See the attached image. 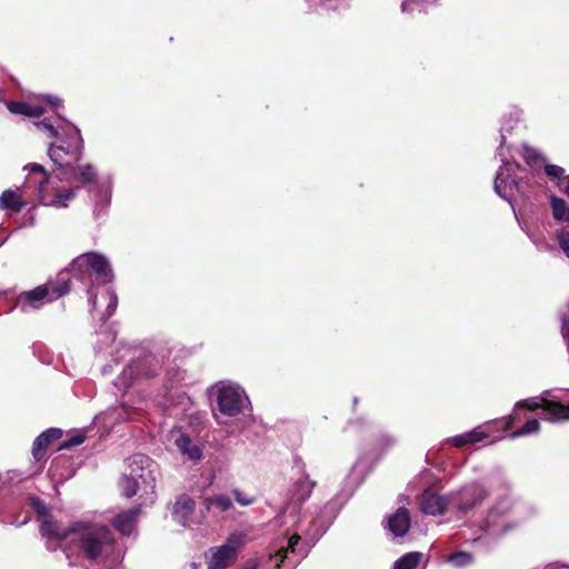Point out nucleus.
Here are the masks:
<instances>
[{
    "mask_svg": "<svg viewBox=\"0 0 569 569\" xmlns=\"http://www.w3.org/2000/svg\"><path fill=\"white\" fill-rule=\"evenodd\" d=\"M106 341H111L112 343H116V335L112 331H109L104 333Z\"/></svg>",
    "mask_w": 569,
    "mask_h": 569,
    "instance_id": "09e8293b",
    "label": "nucleus"
},
{
    "mask_svg": "<svg viewBox=\"0 0 569 569\" xmlns=\"http://www.w3.org/2000/svg\"><path fill=\"white\" fill-rule=\"evenodd\" d=\"M19 189L4 190L0 196V208L3 210H12L19 212L24 207V202L21 199V194L18 192Z\"/></svg>",
    "mask_w": 569,
    "mask_h": 569,
    "instance_id": "bb28decb",
    "label": "nucleus"
},
{
    "mask_svg": "<svg viewBox=\"0 0 569 569\" xmlns=\"http://www.w3.org/2000/svg\"><path fill=\"white\" fill-rule=\"evenodd\" d=\"M71 538L66 548L70 553L88 560L90 563L118 561L121 547L114 532L103 523L90 520H77L70 523Z\"/></svg>",
    "mask_w": 569,
    "mask_h": 569,
    "instance_id": "f03ea898",
    "label": "nucleus"
},
{
    "mask_svg": "<svg viewBox=\"0 0 569 569\" xmlns=\"http://www.w3.org/2000/svg\"><path fill=\"white\" fill-rule=\"evenodd\" d=\"M540 430V422L538 419H529L520 429L510 433L511 439L530 436L538 433Z\"/></svg>",
    "mask_w": 569,
    "mask_h": 569,
    "instance_id": "f704fd0d",
    "label": "nucleus"
},
{
    "mask_svg": "<svg viewBox=\"0 0 569 569\" xmlns=\"http://www.w3.org/2000/svg\"><path fill=\"white\" fill-rule=\"evenodd\" d=\"M232 495L236 499V501L240 505V506H250L253 503L254 499L253 498H249L247 496H244L239 489H233L232 490Z\"/></svg>",
    "mask_w": 569,
    "mask_h": 569,
    "instance_id": "c03bdc74",
    "label": "nucleus"
},
{
    "mask_svg": "<svg viewBox=\"0 0 569 569\" xmlns=\"http://www.w3.org/2000/svg\"><path fill=\"white\" fill-rule=\"evenodd\" d=\"M508 489V477L496 469L480 480L469 481L451 491V510L459 515H468L493 493Z\"/></svg>",
    "mask_w": 569,
    "mask_h": 569,
    "instance_id": "423d86ee",
    "label": "nucleus"
},
{
    "mask_svg": "<svg viewBox=\"0 0 569 569\" xmlns=\"http://www.w3.org/2000/svg\"><path fill=\"white\" fill-rule=\"evenodd\" d=\"M420 510L425 515L441 516L451 510V492L440 495L431 488H427L420 496Z\"/></svg>",
    "mask_w": 569,
    "mask_h": 569,
    "instance_id": "dca6fc26",
    "label": "nucleus"
},
{
    "mask_svg": "<svg viewBox=\"0 0 569 569\" xmlns=\"http://www.w3.org/2000/svg\"><path fill=\"white\" fill-rule=\"evenodd\" d=\"M530 240L539 251L549 252L555 250V246L550 243L541 233H528Z\"/></svg>",
    "mask_w": 569,
    "mask_h": 569,
    "instance_id": "4c0bfd02",
    "label": "nucleus"
},
{
    "mask_svg": "<svg viewBox=\"0 0 569 569\" xmlns=\"http://www.w3.org/2000/svg\"><path fill=\"white\" fill-rule=\"evenodd\" d=\"M244 542V533L232 532L221 546L210 548L207 560L208 569H224L231 566Z\"/></svg>",
    "mask_w": 569,
    "mask_h": 569,
    "instance_id": "ddd939ff",
    "label": "nucleus"
},
{
    "mask_svg": "<svg viewBox=\"0 0 569 569\" xmlns=\"http://www.w3.org/2000/svg\"><path fill=\"white\" fill-rule=\"evenodd\" d=\"M102 296H104L108 299V305H107L106 311L102 316V319L106 321L116 311L117 306H118V297H117L116 291L110 287H108L103 291Z\"/></svg>",
    "mask_w": 569,
    "mask_h": 569,
    "instance_id": "e433bc0d",
    "label": "nucleus"
},
{
    "mask_svg": "<svg viewBox=\"0 0 569 569\" xmlns=\"http://www.w3.org/2000/svg\"><path fill=\"white\" fill-rule=\"evenodd\" d=\"M196 511V501L190 496L182 493L179 495L176 499V502L172 507V518L179 525L183 527H189L193 523H200L202 518L196 519L193 518Z\"/></svg>",
    "mask_w": 569,
    "mask_h": 569,
    "instance_id": "a211bd4d",
    "label": "nucleus"
},
{
    "mask_svg": "<svg viewBox=\"0 0 569 569\" xmlns=\"http://www.w3.org/2000/svg\"><path fill=\"white\" fill-rule=\"evenodd\" d=\"M495 499L477 520L478 529L487 537L497 539L506 535L519 525L516 519V501L511 495V483L508 480V489L493 493Z\"/></svg>",
    "mask_w": 569,
    "mask_h": 569,
    "instance_id": "0eeeda50",
    "label": "nucleus"
},
{
    "mask_svg": "<svg viewBox=\"0 0 569 569\" xmlns=\"http://www.w3.org/2000/svg\"><path fill=\"white\" fill-rule=\"evenodd\" d=\"M40 533L48 540H68L69 542L71 538L70 525L68 527H63L60 522L53 519L52 515L40 522Z\"/></svg>",
    "mask_w": 569,
    "mask_h": 569,
    "instance_id": "4be33fe9",
    "label": "nucleus"
},
{
    "mask_svg": "<svg viewBox=\"0 0 569 569\" xmlns=\"http://www.w3.org/2000/svg\"><path fill=\"white\" fill-rule=\"evenodd\" d=\"M216 420L218 421V423H222L220 420H219V416L216 415Z\"/></svg>",
    "mask_w": 569,
    "mask_h": 569,
    "instance_id": "4d7b16f0",
    "label": "nucleus"
},
{
    "mask_svg": "<svg viewBox=\"0 0 569 569\" xmlns=\"http://www.w3.org/2000/svg\"><path fill=\"white\" fill-rule=\"evenodd\" d=\"M438 0H402L401 11L403 13L423 12Z\"/></svg>",
    "mask_w": 569,
    "mask_h": 569,
    "instance_id": "2f4dec72",
    "label": "nucleus"
},
{
    "mask_svg": "<svg viewBox=\"0 0 569 569\" xmlns=\"http://www.w3.org/2000/svg\"><path fill=\"white\" fill-rule=\"evenodd\" d=\"M127 406H128V402H126V401L121 402V411L118 413L117 420L127 421V420L132 419V415L126 410Z\"/></svg>",
    "mask_w": 569,
    "mask_h": 569,
    "instance_id": "a18cd8bd",
    "label": "nucleus"
},
{
    "mask_svg": "<svg viewBox=\"0 0 569 569\" xmlns=\"http://www.w3.org/2000/svg\"><path fill=\"white\" fill-rule=\"evenodd\" d=\"M86 440V436L83 432H78L73 436H71L68 440L63 441L59 449H70L72 447L79 446L83 443Z\"/></svg>",
    "mask_w": 569,
    "mask_h": 569,
    "instance_id": "ea45409f",
    "label": "nucleus"
},
{
    "mask_svg": "<svg viewBox=\"0 0 569 569\" xmlns=\"http://www.w3.org/2000/svg\"><path fill=\"white\" fill-rule=\"evenodd\" d=\"M543 170L547 177H549L550 179L560 180L561 178L563 179L565 177V169L557 164H545Z\"/></svg>",
    "mask_w": 569,
    "mask_h": 569,
    "instance_id": "a19ab883",
    "label": "nucleus"
},
{
    "mask_svg": "<svg viewBox=\"0 0 569 569\" xmlns=\"http://www.w3.org/2000/svg\"><path fill=\"white\" fill-rule=\"evenodd\" d=\"M28 501H29V506L36 512L37 520L39 522L43 521L44 519H48V517L51 515L50 508L40 498H38L36 496H30L28 498Z\"/></svg>",
    "mask_w": 569,
    "mask_h": 569,
    "instance_id": "72a5a7b5",
    "label": "nucleus"
},
{
    "mask_svg": "<svg viewBox=\"0 0 569 569\" xmlns=\"http://www.w3.org/2000/svg\"><path fill=\"white\" fill-rule=\"evenodd\" d=\"M43 99L50 104L52 111L54 112V117L61 116L59 110L62 108V100L56 96L46 94Z\"/></svg>",
    "mask_w": 569,
    "mask_h": 569,
    "instance_id": "37998d69",
    "label": "nucleus"
},
{
    "mask_svg": "<svg viewBox=\"0 0 569 569\" xmlns=\"http://www.w3.org/2000/svg\"><path fill=\"white\" fill-rule=\"evenodd\" d=\"M520 116V110H513L508 114H505L501 119L500 143L497 152V156L500 158L501 166L499 167L493 181V189L496 193L508 201L513 211H516L512 200L513 194L515 192H522V181L515 176L516 171L520 169V164L515 160L508 159L505 149L507 148L508 151L510 150V147L507 146V139L518 126Z\"/></svg>",
    "mask_w": 569,
    "mask_h": 569,
    "instance_id": "20e7f679",
    "label": "nucleus"
},
{
    "mask_svg": "<svg viewBox=\"0 0 569 569\" xmlns=\"http://www.w3.org/2000/svg\"><path fill=\"white\" fill-rule=\"evenodd\" d=\"M8 240V237H6L4 239L0 240V247L3 246V243Z\"/></svg>",
    "mask_w": 569,
    "mask_h": 569,
    "instance_id": "6e6d98bb",
    "label": "nucleus"
},
{
    "mask_svg": "<svg viewBox=\"0 0 569 569\" xmlns=\"http://www.w3.org/2000/svg\"><path fill=\"white\" fill-rule=\"evenodd\" d=\"M395 443L396 439L388 433H382L377 438L375 448L372 449L371 453L375 456H380L387 449L391 448Z\"/></svg>",
    "mask_w": 569,
    "mask_h": 569,
    "instance_id": "c9c22d12",
    "label": "nucleus"
},
{
    "mask_svg": "<svg viewBox=\"0 0 569 569\" xmlns=\"http://www.w3.org/2000/svg\"><path fill=\"white\" fill-rule=\"evenodd\" d=\"M129 472L123 473L120 488L126 498L138 495L143 503H153L156 499V476L153 461L143 453L128 458Z\"/></svg>",
    "mask_w": 569,
    "mask_h": 569,
    "instance_id": "6e6552de",
    "label": "nucleus"
},
{
    "mask_svg": "<svg viewBox=\"0 0 569 569\" xmlns=\"http://www.w3.org/2000/svg\"><path fill=\"white\" fill-rule=\"evenodd\" d=\"M61 272H68L79 280L87 290L88 301L94 310L98 305V293L94 287L106 286L113 281L114 274L108 259L96 251L82 253L74 258L69 268Z\"/></svg>",
    "mask_w": 569,
    "mask_h": 569,
    "instance_id": "39448f33",
    "label": "nucleus"
},
{
    "mask_svg": "<svg viewBox=\"0 0 569 569\" xmlns=\"http://www.w3.org/2000/svg\"><path fill=\"white\" fill-rule=\"evenodd\" d=\"M566 311L560 313L561 320V336L567 345V350L569 352V301L567 302Z\"/></svg>",
    "mask_w": 569,
    "mask_h": 569,
    "instance_id": "58836bf2",
    "label": "nucleus"
},
{
    "mask_svg": "<svg viewBox=\"0 0 569 569\" xmlns=\"http://www.w3.org/2000/svg\"><path fill=\"white\" fill-rule=\"evenodd\" d=\"M553 218L558 221L569 223V203L557 196H552L550 199Z\"/></svg>",
    "mask_w": 569,
    "mask_h": 569,
    "instance_id": "cd10ccee",
    "label": "nucleus"
},
{
    "mask_svg": "<svg viewBox=\"0 0 569 569\" xmlns=\"http://www.w3.org/2000/svg\"><path fill=\"white\" fill-rule=\"evenodd\" d=\"M204 506L207 511L212 508L218 509L220 512H224L232 507V501L227 495H216L204 498Z\"/></svg>",
    "mask_w": 569,
    "mask_h": 569,
    "instance_id": "c85d7f7f",
    "label": "nucleus"
},
{
    "mask_svg": "<svg viewBox=\"0 0 569 569\" xmlns=\"http://www.w3.org/2000/svg\"><path fill=\"white\" fill-rule=\"evenodd\" d=\"M70 292V278L68 272H60L54 280H48L31 290L22 291L17 296L16 307L28 313L41 309L44 305Z\"/></svg>",
    "mask_w": 569,
    "mask_h": 569,
    "instance_id": "1a4fd4ad",
    "label": "nucleus"
},
{
    "mask_svg": "<svg viewBox=\"0 0 569 569\" xmlns=\"http://www.w3.org/2000/svg\"><path fill=\"white\" fill-rule=\"evenodd\" d=\"M279 522L284 529L273 542L269 556V561L274 568H279L286 561L291 567L298 563L330 525V520H325L320 516L310 518L296 513L295 506L290 512H283Z\"/></svg>",
    "mask_w": 569,
    "mask_h": 569,
    "instance_id": "f257e3e1",
    "label": "nucleus"
},
{
    "mask_svg": "<svg viewBox=\"0 0 569 569\" xmlns=\"http://www.w3.org/2000/svg\"><path fill=\"white\" fill-rule=\"evenodd\" d=\"M411 527L410 513L407 508L399 507L387 519L386 528L395 538H401L407 535Z\"/></svg>",
    "mask_w": 569,
    "mask_h": 569,
    "instance_id": "412c9836",
    "label": "nucleus"
},
{
    "mask_svg": "<svg viewBox=\"0 0 569 569\" xmlns=\"http://www.w3.org/2000/svg\"><path fill=\"white\" fill-rule=\"evenodd\" d=\"M489 437L485 426H478L470 431L457 435L450 439L456 448H462L467 445L480 442Z\"/></svg>",
    "mask_w": 569,
    "mask_h": 569,
    "instance_id": "393cba45",
    "label": "nucleus"
},
{
    "mask_svg": "<svg viewBox=\"0 0 569 569\" xmlns=\"http://www.w3.org/2000/svg\"><path fill=\"white\" fill-rule=\"evenodd\" d=\"M33 126L50 140L47 154L54 169L64 168L71 172L72 168L67 162L81 161L84 154V140L80 128L62 116L34 120Z\"/></svg>",
    "mask_w": 569,
    "mask_h": 569,
    "instance_id": "7ed1b4c3",
    "label": "nucleus"
},
{
    "mask_svg": "<svg viewBox=\"0 0 569 569\" xmlns=\"http://www.w3.org/2000/svg\"><path fill=\"white\" fill-rule=\"evenodd\" d=\"M160 369L161 361L157 356L152 353H143L142 356L130 360L113 381V387L118 391L126 392L139 380L157 376Z\"/></svg>",
    "mask_w": 569,
    "mask_h": 569,
    "instance_id": "9b49d317",
    "label": "nucleus"
},
{
    "mask_svg": "<svg viewBox=\"0 0 569 569\" xmlns=\"http://www.w3.org/2000/svg\"><path fill=\"white\" fill-rule=\"evenodd\" d=\"M148 505L149 503H143V500H141V502L138 506L116 515L111 520V525L122 536L129 537L136 533L138 517L141 512V507Z\"/></svg>",
    "mask_w": 569,
    "mask_h": 569,
    "instance_id": "6ab92c4d",
    "label": "nucleus"
},
{
    "mask_svg": "<svg viewBox=\"0 0 569 569\" xmlns=\"http://www.w3.org/2000/svg\"><path fill=\"white\" fill-rule=\"evenodd\" d=\"M111 372V366L110 365H106L103 366L102 368V375H108Z\"/></svg>",
    "mask_w": 569,
    "mask_h": 569,
    "instance_id": "3c124183",
    "label": "nucleus"
},
{
    "mask_svg": "<svg viewBox=\"0 0 569 569\" xmlns=\"http://www.w3.org/2000/svg\"><path fill=\"white\" fill-rule=\"evenodd\" d=\"M541 410L542 419L552 423L569 421V391L545 390L540 397L519 400L517 409Z\"/></svg>",
    "mask_w": 569,
    "mask_h": 569,
    "instance_id": "9d476101",
    "label": "nucleus"
},
{
    "mask_svg": "<svg viewBox=\"0 0 569 569\" xmlns=\"http://www.w3.org/2000/svg\"><path fill=\"white\" fill-rule=\"evenodd\" d=\"M2 293V291H0V295Z\"/></svg>",
    "mask_w": 569,
    "mask_h": 569,
    "instance_id": "bf43d9fd",
    "label": "nucleus"
},
{
    "mask_svg": "<svg viewBox=\"0 0 569 569\" xmlns=\"http://www.w3.org/2000/svg\"><path fill=\"white\" fill-rule=\"evenodd\" d=\"M473 560V555L467 551H457L449 555L447 558V561L458 569L472 565Z\"/></svg>",
    "mask_w": 569,
    "mask_h": 569,
    "instance_id": "473e14b6",
    "label": "nucleus"
},
{
    "mask_svg": "<svg viewBox=\"0 0 569 569\" xmlns=\"http://www.w3.org/2000/svg\"><path fill=\"white\" fill-rule=\"evenodd\" d=\"M89 194L93 196V217L99 220L107 214L111 202L112 189L110 183H94L88 188Z\"/></svg>",
    "mask_w": 569,
    "mask_h": 569,
    "instance_id": "aec40b11",
    "label": "nucleus"
},
{
    "mask_svg": "<svg viewBox=\"0 0 569 569\" xmlns=\"http://www.w3.org/2000/svg\"><path fill=\"white\" fill-rule=\"evenodd\" d=\"M421 559V552H408L395 561L393 569H417Z\"/></svg>",
    "mask_w": 569,
    "mask_h": 569,
    "instance_id": "7c9ffc66",
    "label": "nucleus"
},
{
    "mask_svg": "<svg viewBox=\"0 0 569 569\" xmlns=\"http://www.w3.org/2000/svg\"><path fill=\"white\" fill-rule=\"evenodd\" d=\"M307 1L310 3V6H316L318 0H307Z\"/></svg>",
    "mask_w": 569,
    "mask_h": 569,
    "instance_id": "5fc2aeb1",
    "label": "nucleus"
},
{
    "mask_svg": "<svg viewBox=\"0 0 569 569\" xmlns=\"http://www.w3.org/2000/svg\"><path fill=\"white\" fill-rule=\"evenodd\" d=\"M6 107L11 113L24 116L28 118H38L43 114L42 107L33 106L28 102L9 101L6 102Z\"/></svg>",
    "mask_w": 569,
    "mask_h": 569,
    "instance_id": "a878e982",
    "label": "nucleus"
},
{
    "mask_svg": "<svg viewBox=\"0 0 569 569\" xmlns=\"http://www.w3.org/2000/svg\"><path fill=\"white\" fill-rule=\"evenodd\" d=\"M362 458L358 459L357 462L353 465L351 472L355 473L362 465Z\"/></svg>",
    "mask_w": 569,
    "mask_h": 569,
    "instance_id": "8fccbe9b",
    "label": "nucleus"
},
{
    "mask_svg": "<svg viewBox=\"0 0 569 569\" xmlns=\"http://www.w3.org/2000/svg\"><path fill=\"white\" fill-rule=\"evenodd\" d=\"M241 569H257V563L254 561H252L251 563L244 566Z\"/></svg>",
    "mask_w": 569,
    "mask_h": 569,
    "instance_id": "603ef678",
    "label": "nucleus"
},
{
    "mask_svg": "<svg viewBox=\"0 0 569 569\" xmlns=\"http://www.w3.org/2000/svg\"><path fill=\"white\" fill-rule=\"evenodd\" d=\"M3 93H4V90H3V88L0 87V102L4 101Z\"/></svg>",
    "mask_w": 569,
    "mask_h": 569,
    "instance_id": "864d4df0",
    "label": "nucleus"
},
{
    "mask_svg": "<svg viewBox=\"0 0 569 569\" xmlns=\"http://www.w3.org/2000/svg\"><path fill=\"white\" fill-rule=\"evenodd\" d=\"M521 154L526 163L531 167H540L547 161V159L538 149L532 148L526 143L522 144Z\"/></svg>",
    "mask_w": 569,
    "mask_h": 569,
    "instance_id": "c756f323",
    "label": "nucleus"
},
{
    "mask_svg": "<svg viewBox=\"0 0 569 569\" xmlns=\"http://www.w3.org/2000/svg\"><path fill=\"white\" fill-rule=\"evenodd\" d=\"M560 190L569 197V174L559 182Z\"/></svg>",
    "mask_w": 569,
    "mask_h": 569,
    "instance_id": "49530a36",
    "label": "nucleus"
},
{
    "mask_svg": "<svg viewBox=\"0 0 569 569\" xmlns=\"http://www.w3.org/2000/svg\"><path fill=\"white\" fill-rule=\"evenodd\" d=\"M71 168L72 171L68 172L64 168H58L57 171L59 173V179L61 181H78L82 183L86 189L88 190L89 187L93 186L94 183H100L97 180V170L96 168L90 163H80V161H68L67 162Z\"/></svg>",
    "mask_w": 569,
    "mask_h": 569,
    "instance_id": "2eb2a0df",
    "label": "nucleus"
},
{
    "mask_svg": "<svg viewBox=\"0 0 569 569\" xmlns=\"http://www.w3.org/2000/svg\"><path fill=\"white\" fill-rule=\"evenodd\" d=\"M24 170L42 174L41 180L34 181V184H37L39 201L43 206L53 207L57 209L67 208L70 201L76 198L79 188L58 191L54 187L51 186V179L47 174L42 164L29 163L24 167Z\"/></svg>",
    "mask_w": 569,
    "mask_h": 569,
    "instance_id": "f8f14e48",
    "label": "nucleus"
},
{
    "mask_svg": "<svg viewBox=\"0 0 569 569\" xmlns=\"http://www.w3.org/2000/svg\"><path fill=\"white\" fill-rule=\"evenodd\" d=\"M174 445L179 452L188 460L193 462H198L199 460H201L202 449L197 443H193L188 435L181 433L174 440Z\"/></svg>",
    "mask_w": 569,
    "mask_h": 569,
    "instance_id": "b1692460",
    "label": "nucleus"
},
{
    "mask_svg": "<svg viewBox=\"0 0 569 569\" xmlns=\"http://www.w3.org/2000/svg\"><path fill=\"white\" fill-rule=\"evenodd\" d=\"M62 436V430L59 428H49L41 432L33 441L32 446V456L36 461H40L43 459L44 453L50 443L60 439Z\"/></svg>",
    "mask_w": 569,
    "mask_h": 569,
    "instance_id": "5701e85b",
    "label": "nucleus"
},
{
    "mask_svg": "<svg viewBox=\"0 0 569 569\" xmlns=\"http://www.w3.org/2000/svg\"><path fill=\"white\" fill-rule=\"evenodd\" d=\"M295 468L298 470L299 476L293 481L289 490L290 505L302 503L306 501L316 486V482L310 480L309 476L305 472V465L301 459L297 458L295 460Z\"/></svg>",
    "mask_w": 569,
    "mask_h": 569,
    "instance_id": "f3484780",
    "label": "nucleus"
},
{
    "mask_svg": "<svg viewBox=\"0 0 569 569\" xmlns=\"http://www.w3.org/2000/svg\"><path fill=\"white\" fill-rule=\"evenodd\" d=\"M567 567L563 565H559L558 562H552L546 565L542 569H566Z\"/></svg>",
    "mask_w": 569,
    "mask_h": 569,
    "instance_id": "de8ad7c7",
    "label": "nucleus"
},
{
    "mask_svg": "<svg viewBox=\"0 0 569 569\" xmlns=\"http://www.w3.org/2000/svg\"><path fill=\"white\" fill-rule=\"evenodd\" d=\"M557 239H558L560 249L569 258V232H567L565 230L558 231Z\"/></svg>",
    "mask_w": 569,
    "mask_h": 569,
    "instance_id": "79ce46f5",
    "label": "nucleus"
},
{
    "mask_svg": "<svg viewBox=\"0 0 569 569\" xmlns=\"http://www.w3.org/2000/svg\"><path fill=\"white\" fill-rule=\"evenodd\" d=\"M358 402V398H353V403L356 405Z\"/></svg>",
    "mask_w": 569,
    "mask_h": 569,
    "instance_id": "13d9d810",
    "label": "nucleus"
},
{
    "mask_svg": "<svg viewBox=\"0 0 569 569\" xmlns=\"http://www.w3.org/2000/svg\"><path fill=\"white\" fill-rule=\"evenodd\" d=\"M249 399L243 389L238 385L222 386L218 390L217 406L219 413L226 417H236L240 415Z\"/></svg>",
    "mask_w": 569,
    "mask_h": 569,
    "instance_id": "4468645a",
    "label": "nucleus"
}]
</instances>
